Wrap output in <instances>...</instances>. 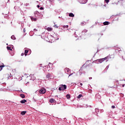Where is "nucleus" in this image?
I'll list each match as a JSON object with an SVG mask.
<instances>
[{"mask_svg": "<svg viewBox=\"0 0 125 125\" xmlns=\"http://www.w3.org/2000/svg\"><path fill=\"white\" fill-rule=\"evenodd\" d=\"M67 88V86L65 84H61L59 86V90H60V91H63L64 90H65V89H66Z\"/></svg>", "mask_w": 125, "mask_h": 125, "instance_id": "obj_1", "label": "nucleus"}, {"mask_svg": "<svg viewBox=\"0 0 125 125\" xmlns=\"http://www.w3.org/2000/svg\"><path fill=\"white\" fill-rule=\"evenodd\" d=\"M39 93L40 94H44L46 92V89L44 88H42L36 92V93Z\"/></svg>", "mask_w": 125, "mask_h": 125, "instance_id": "obj_2", "label": "nucleus"}, {"mask_svg": "<svg viewBox=\"0 0 125 125\" xmlns=\"http://www.w3.org/2000/svg\"><path fill=\"white\" fill-rule=\"evenodd\" d=\"M34 16L36 18H40V16H41V13L39 12L38 11H36L34 12Z\"/></svg>", "mask_w": 125, "mask_h": 125, "instance_id": "obj_3", "label": "nucleus"}, {"mask_svg": "<svg viewBox=\"0 0 125 125\" xmlns=\"http://www.w3.org/2000/svg\"><path fill=\"white\" fill-rule=\"evenodd\" d=\"M79 2L80 3H82V4H84L87 2V0H78Z\"/></svg>", "mask_w": 125, "mask_h": 125, "instance_id": "obj_4", "label": "nucleus"}, {"mask_svg": "<svg viewBox=\"0 0 125 125\" xmlns=\"http://www.w3.org/2000/svg\"><path fill=\"white\" fill-rule=\"evenodd\" d=\"M107 58H108V57H106L105 58H104L98 59L99 63H102V62H103V61H105V60H106Z\"/></svg>", "mask_w": 125, "mask_h": 125, "instance_id": "obj_5", "label": "nucleus"}, {"mask_svg": "<svg viewBox=\"0 0 125 125\" xmlns=\"http://www.w3.org/2000/svg\"><path fill=\"white\" fill-rule=\"evenodd\" d=\"M29 77H30V78H31L30 80L31 81H35V80H36V77H35L34 74H30L29 75Z\"/></svg>", "mask_w": 125, "mask_h": 125, "instance_id": "obj_6", "label": "nucleus"}, {"mask_svg": "<svg viewBox=\"0 0 125 125\" xmlns=\"http://www.w3.org/2000/svg\"><path fill=\"white\" fill-rule=\"evenodd\" d=\"M95 112H92V114H94L95 115H97V114H98V113H99V109L98 108H95Z\"/></svg>", "mask_w": 125, "mask_h": 125, "instance_id": "obj_7", "label": "nucleus"}, {"mask_svg": "<svg viewBox=\"0 0 125 125\" xmlns=\"http://www.w3.org/2000/svg\"><path fill=\"white\" fill-rule=\"evenodd\" d=\"M30 17V19L32 21H37V20H38V18H34L32 16Z\"/></svg>", "mask_w": 125, "mask_h": 125, "instance_id": "obj_8", "label": "nucleus"}, {"mask_svg": "<svg viewBox=\"0 0 125 125\" xmlns=\"http://www.w3.org/2000/svg\"><path fill=\"white\" fill-rule=\"evenodd\" d=\"M87 32V30L86 29H84L82 32V35H85V33H86Z\"/></svg>", "mask_w": 125, "mask_h": 125, "instance_id": "obj_9", "label": "nucleus"}, {"mask_svg": "<svg viewBox=\"0 0 125 125\" xmlns=\"http://www.w3.org/2000/svg\"><path fill=\"white\" fill-rule=\"evenodd\" d=\"M65 73H69L70 72V69L68 68H65Z\"/></svg>", "mask_w": 125, "mask_h": 125, "instance_id": "obj_10", "label": "nucleus"}, {"mask_svg": "<svg viewBox=\"0 0 125 125\" xmlns=\"http://www.w3.org/2000/svg\"><path fill=\"white\" fill-rule=\"evenodd\" d=\"M69 17H75V15H74V14H73V13H70L69 14Z\"/></svg>", "mask_w": 125, "mask_h": 125, "instance_id": "obj_11", "label": "nucleus"}, {"mask_svg": "<svg viewBox=\"0 0 125 125\" xmlns=\"http://www.w3.org/2000/svg\"><path fill=\"white\" fill-rule=\"evenodd\" d=\"M55 102V100L54 99H50L49 100V102L50 103H53V102Z\"/></svg>", "mask_w": 125, "mask_h": 125, "instance_id": "obj_12", "label": "nucleus"}, {"mask_svg": "<svg viewBox=\"0 0 125 125\" xmlns=\"http://www.w3.org/2000/svg\"><path fill=\"white\" fill-rule=\"evenodd\" d=\"M103 24L104 25V26H106V25H109V24H110V22H109L108 21H105L104 22Z\"/></svg>", "mask_w": 125, "mask_h": 125, "instance_id": "obj_13", "label": "nucleus"}, {"mask_svg": "<svg viewBox=\"0 0 125 125\" xmlns=\"http://www.w3.org/2000/svg\"><path fill=\"white\" fill-rule=\"evenodd\" d=\"M28 52H29V51L28 50H24V55H25V56H27V54H28Z\"/></svg>", "mask_w": 125, "mask_h": 125, "instance_id": "obj_14", "label": "nucleus"}, {"mask_svg": "<svg viewBox=\"0 0 125 125\" xmlns=\"http://www.w3.org/2000/svg\"><path fill=\"white\" fill-rule=\"evenodd\" d=\"M4 67H5V65L4 64H3V63H2V65H0V72L2 70V68H3Z\"/></svg>", "mask_w": 125, "mask_h": 125, "instance_id": "obj_15", "label": "nucleus"}, {"mask_svg": "<svg viewBox=\"0 0 125 125\" xmlns=\"http://www.w3.org/2000/svg\"><path fill=\"white\" fill-rule=\"evenodd\" d=\"M93 62L94 63H96V64H99L100 63L98 59L95 61H94Z\"/></svg>", "mask_w": 125, "mask_h": 125, "instance_id": "obj_16", "label": "nucleus"}, {"mask_svg": "<svg viewBox=\"0 0 125 125\" xmlns=\"http://www.w3.org/2000/svg\"><path fill=\"white\" fill-rule=\"evenodd\" d=\"M27 102V101L26 100H22L21 101V103L24 104L26 103Z\"/></svg>", "mask_w": 125, "mask_h": 125, "instance_id": "obj_17", "label": "nucleus"}, {"mask_svg": "<svg viewBox=\"0 0 125 125\" xmlns=\"http://www.w3.org/2000/svg\"><path fill=\"white\" fill-rule=\"evenodd\" d=\"M56 36H57V34L54 33L53 36L51 35V37H53V38H54L55 39H56Z\"/></svg>", "mask_w": 125, "mask_h": 125, "instance_id": "obj_18", "label": "nucleus"}, {"mask_svg": "<svg viewBox=\"0 0 125 125\" xmlns=\"http://www.w3.org/2000/svg\"><path fill=\"white\" fill-rule=\"evenodd\" d=\"M46 30L47 31H48V32H50V31H52V28H51L50 27H47Z\"/></svg>", "mask_w": 125, "mask_h": 125, "instance_id": "obj_19", "label": "nucleus"}, {"mask_svg": "<svg viewBox=\"0 0 125 125\" xmlns=\"http://www.w3.org/2000/svg\"><path fill=\"white\" fill-rule=\"evenodd\" d=\"M11 39L12 40H13L14 41H15V40H16V38H15V36H14V35H12L11 37Z\"/></svg>", "mask_w": 125, "mask_h": 125, "instance_id": "obj_20", "label": "nucleus"}, {"mask_svg": "<svg viewBox=\"0 0 125 125\" xmlns=\"http://www.w3.org/2000/svg\"><path fill=\"white\" fill-rule=\"evenodd\" d=\"M51 75H50V74H48L46 75L47 79H49V78H51Z\"/></svg>", "mask_w": 125, "mask_h": 125, "instance_id": "obj_21", "label": "nucleus"}, {"mask_svg": "<svg viewBox=\"0 0 125 125\" xmlns=\"http://www.w3.org/2000/svg\"><path fill=\"white\" fill-rule=\"evenodd\" d=\"M26 113H27L26 111H21V115H24L26 114Z\"/></svg>", "mask_w": 125, "mask_h": 125, "instance_id": "obj_22", "label": "nucleus"}, {"mask_svg": "<svg viewBox=\"0 0 125 125\" xmlns=\"http://www.w3.org/2000/svg\"><path fill=\"white\" fill-rule=\"evenodd\" d=\"M20 96L21 97V98H25V95H24V94H21Z\"/></svg>", "mask_w": 125, "mask_h": 125, "instance_id": "obj_23", "label": "nucleus"}, {"mask_svg": "<svg viewBox=\"0 0 125 125\" xmlns=\"http://www.w3.org/2000/svg\"><path fill=\"white\" fill-rule=\"evenodd\" d=\"M7 49L8 50H11V51H12V49H11V47L7 46Z\"/></svg>", "mask_w": 125, "mask_h": 125, "instance_id": "obj_24", "label": "nucleus"}, {"mask_svg": "<svg viewBox=\"0 0 125 125\" xmlns=\"http://www.w3.org/2000/svg\"><path fill=\"white\" fill-rule=\"evenodd\" d=\"M66 97L67 99H70V98L71 97H70V95L67 94L66 96Z\"/></svg>", "mask_w": 125, "mask_h": 125, "instance_id": "obj_25", "label": "nucleus"}, {"mask_svg": "<svg viewBox=\"0 0 125 125\" xmlns=\"http://www.w3.org/2000/svg\"><path fill=\"white\" fill-rule=\"evenodd\" d=\"M81 97H83V95L82 94H79V96L77 97V98L78 99H80V98H81Z\"/></svg>", "mask_w": 125, "mask_h": 125, "instance_id": "obj_26", "label": "nucleus"}, {"mask_svg": "<svg viewBox=\"0 0 125 125\" xmlns=\"http://www.w3.org/2000/svg\"><path fill=\"white\" fill-rule=\"evenodd\" d=\"M63 28H69V25H63L62 26Z\"/></svg>", "mask_w": 125, "mask_h": 125, "instance_id": "obj_27", "label": "nucleus"}, {"mask_svg": "<svg viewBox=\"0 0 125 125\" xmlns=\"http://www.w3.org/2000/svg\"><path fill=\"white\" fill-rule=\"evenodd\" d=\"M110 0H104V2H106V3H108L109 2Z\"/></svg>", "mask_w": 125, "mask_h": 125, "instance_id": "obj_28", "label": "nucleus"}, {"mask_svg": "<svg viewBox=\"0 0 125 125\" xmlns=\"http://www.w3.org/2000/svg\"><path fill=\"white\" fill-rule=\"evenodd\" d=\"M82 25L83 26V25H85V22L84 21H83L81 23Z\"/></svg>", "mask_w": 125, "mask_h": 125, "instance_id": "obj_29", "label": "nucleus"}, {"mask_svg": "<svg viewBox=\"0 0 125 125\" xmlns=\"http://www.w3.org/2000/svg\"><path fill=\"white\" fill-rule=\"evenodd\" d=\"M10 54H11V56H13L14 55V52H12V53H10Z\"/></svg>", "mask_w": 125, "mask_h": 125, "instance_id": "obj_30", "label": "nucleus"}, {"mask_svg": "<svg viewBox=\"0 0 125 125\" xmlns=\"http://www.w3.org/2000/svg\"><path fill=\"white\" fill-rule=\"evenodd\" d=\"M108 69H109V65H108L105 68L106 70H108Z\"/></svg>", "mask_w": 125, "mask_h": 125, "instance_id": "obj_31", "label": "nucleus"}, {"mask_svg": "<svg viewBox=\"0 0 125 125\" xmlns=\"http://www.w3.org/2000/svg\"><path fill=\"white\" fill-rule=\"evenodd\" d=\"M74 35L75 38H77L78 37V35H76V32L74 33Z\"/></svg>", "mask_w": 125, "mask_h": 125, "instance_id": "obj_32", "label": "nucleus"}, {"mask_svg": "<svg viewBox=\"0 0 125 125\" xmlns=\"http://www.w3.org/2000/svg\"><path fill=\"white\" fill-rule=\"evenodd\" d=\"M73 74H74V73H71L70 74H69L68 76V78H69V77H71V76H72V75H73Z\"/></svg>", "mask_w": 125, "mask_h": 125, "instance_id": "obj_33", "label": "nucleus"}, {"mask_svg": "<svg viewBox=\"0 0 125 125\" xmlns=\"http://www.w3.org/2000/svg\"><path fill=\"white\" fill-rule=\"evenodd\" d=\"M11 77H12V75H11V74H10V76L8 77V79H10Z\"/></svg>", "mask_w": 125, "mask_h": 125, "instance_id": "obj_34", "label": "nucleus"}, {"mask_svg": "<svg viewBox=\"0 0 125 125\" xmlns=\"http://www.w3.org/2000/svg\"><path fill=\"white\" fill-rule=\"evenodd\" d=\"M78 84H80V85L82 86H83V83H78Z\"/></svg>", "mask_w": 125, "mask_h": 125, "instance_id": "obj_35", "label": "nucleus"}, {"mask_svg": "<svg viewBox=\"0 0 125 125\" xmlns=\"http://www.w3.org/2000/svg\"><path fill=\"white\" fill-rule=\"evenodd\" d=\"M103 112H104V110L103 109H101V110H100V112H101V113H103Z\"/></svg>", "mask_w": 125, "mask_h": 125, "instance_id": "obj_36", "label": "nucleus"}, {"mask_svg": "<svg viewBox=\"0 0 125 125\" xmlns=\"http://www.w3.org/2000/svg\"><path fill=\"white\" fill-rule=\"evenodd\" d=\"M111 108H112V109H114V108H115V105H112L111 106Z\"/></svg>", "mask_w": 125, "mask_h": 125, "instance_id": "obj_37", "label": "nucleus"}, {"mask_svg": "<svg viewBox=\"0 0 125 125\" xmlns=\"http://www.w3.org/2000/svg\"><path fill=\"white\" fill-rule=\"evenodd\" d=\"M117 50H118V51H121V48H118V49H117Z\"/></svg>", "mask_w": 125, "mask_h": 125, "instance_id": "obj_38", "label": "nucleus"}, {"mask_svg": "<svg viewBox=\"0 0 125 125\" xmlns=\"http://www.w3.org/2000/svg\"><path fill=\"white\" fill-rule=\"evenodd\" d=\"M40 9H41V10H42L43 9V7H41L40 8Z\"/></svg>", "mask_w": 125, "mask_h": 125, "instance_id": "obj_39", "label": "nucleus"}, {"mask_svg": "<svg viewBox=\"0 0 125 125\" xmlns=\"http://www.w3.org/2000/svg\"><path fill=\"white\" fill-rule=\"evenodd\" d=\"M21 56H24V53H22L21 54Z\"/></svg>", "mask_w": 125, "mask_h": 125, "instance_id": "obj_40", "label": "nucleus"}, {"mask_svg": "<svg viewBox=\"0 0 125 125\" xmlns=\"http://www.w3.org/2000/svg\"><path fill=\"white\" fill-rule=\"evenodd\" d=\"M121 96H122V97H124V94H121Z\"/></svg>", "mask_w": 125, "mask_h": 125, "instance_id": "obj_41", "label": "nucleus"}, {"mask_svg": "<svg viewBox=\"0 0 125 125\" xmlns=\"http://www.w3.org/2000/svg\"><path fill=\"white\" fill-rule=\"evenodd\" d=\"M25 32H26V30L25 29V28L23 29V33H25Z\"/></svg>", "mask_w": 125, "mask_h": 125, "instance_id": "obj_42", "label": "nucleus"}, {"mask_svg": "<svg viewBox=\"0 0 125 125\" xmlns=\"http://www.w3.org/2000/svg\"><path fill=\"white\" fill-rule=\"evenodd\" d=\"M92 77H89V80H92Z\"/></svg>", "mask_w": 125, "mask_h": 125, "instance_id": "obj_43", "label": "nucleus"}, {"mask_svg": "<svg viewBox=\"0 0 125 125\" xmlns=\"http://www.w3.org/2000/svg\"><path fill=\"white\" fill-rule=\"evenodd\" d=\"M125 84H123L122 85V87H125Z\"/></svg>", "mask_w": 125, "mask_h": 125, "instance_id": "obj_44", "label": "nucleus"}, {"mask_svg": "<svg viewBox=\"0 0 125 125\" xmlns=\"http://www.w3.org/2000/svg\"><path fill=\"white\" fill-rule=\"evenodd\" d=\"M33 99H34L35 102H36L37 101V100H35V99H34V98H33Z\"/></svg>", "mask_w": 125, "mask_h": 125, "instance_id": "obj_45", "label": "nucleus"}, {"mask_svg": "<svg viewBox=\"0 0 125 125\" xmlns=\"http://www.w3.org/2000/svg\"><path fill=\"white\" fill-rule=\"evenodd\" d=\"M37 7H38V8H39L40 5H37Z\"/></svg>", "mask_w": 125, "mask_h": 125, "instance_id": "obj_46", "label": "nucleus"}, {"mask_svg": "<svg viewBox=\"0 0 125 125\" xmlns=\"http://www.w3.org/2000/svg\"><path fill=\"white\" fill-rule=\"evenodd\" d=\"M81 70H82V68H81V69L79 70V72H81Z\"/></svg>", "mask_w": 125, "mask_h": 125, "instance_id": "obj_47", "label": "nucleus"}, {"mask_svg": "<svg viewBox=\"0 0 125 125\" xmlns=\"http://www.w3.org/2000/svg\"><path fill=\"white\" fill-rule=\"evenodd\" d=\"M35 30H36V31H38V30H36V29H34V30L35 31Z\"/></svg>", "mask_w": 125, "mask_h": 125, "instance_id": "obj_48", "label": "nucleus"}, {"mask_svg": "<svg viewBox=\"0 0 125 125\" xmlns=\"http://www.w3.org/2000/svg\"><path fill=\"white\" fill-rule=\"evenodd\" d=\"M27 83H30V82H28Z\"/></svg>", "mask_w": 125, "mask_h": 125, "instance_id": "obj_49", "label": "nucleus"}, {"mask_svg": "<svg viewBox=\"0 0 125 125\" xmlns=\"http://www.w3.org/2000/svg\"><path fill=\"white\" fill-rule=\"evenodd\" d=\"M106 4H104V6L106 7Z\"/></svg>", "mask_w": 125, "mask_h": 125, "instance_id": "obj_50", "label": "nucleus"}, {"mask_svg": "<svg viewBox=\"0 0 125 125\" xmlns=\"http://www.w3.org/2000/svg\"><path fill=\"white\" fill-rule=\"evenodd\" d=\"M98 51H99V50H98V51H97V52H96V53H97V52H98Z\"/></svg>", "mask_w": 125, "mask_h": 125, "instance_id": "obj_51", "label": "nucleus"}, {"mask_svg": "<svg viewBox=\"0 0 125 125\" xmlns=\"http://www.w3.org/2000/svg\"><path fill=\"white\" fill-rule=\"evenodd\" d=\"M49 64H50V65H51V63L49 62Z\"/></svg>", "mask_w": 125, "mask_h": 125, "instance_id": "obj_52", "label": "nucleus"}, {"mask_svg": "<svg viewBox=\"0 0 125 125\" xmlns=\"http://www.w3.org/2000/svg\"><path fill=\"white\" fill-rule=\"evenodd\" d=\"M80 75H82V73H81V72H80Z\"/></svg>", "mask_w": 125, "mask_h": 125, "instance_id": "obj_53", "label": "nucleus"}, {"mask_svg": "<svg viewBox=\"0 0 125 125\" xmlns=\"http://www.w3.org/2000/svg\"><path fill=\"white\" fill-rule=\"evenodd\" d=\"M56 40H59V38L57 39Z\"/></svg>", "mask_w": 125, "mask_h": 125, "instance_id": "obj_54", "label": "nucleus"}, {"mask_svg": "<svg viewBox=\"0 0 125 125\" xmlns=\"http://www.w3.org/2000/svg\"><path fill=\"white\" fill-rule=\"evenodd\" d=\"M83 66H84V64H83L82 67H83Z\"/></svg>", "mask_w": 125, "mask_h": 125, "instance_id": "obj_55", "label": "nucleus"}, {"mask_svg": "<svg viewBox=\"0 0 125 125\" xmlns=\"http://www.w3.org/2000/svg\"><path fill=\"white\" fill-rule=\"evenodd\" d=\"M13 71H15V69L13 70Z\"/></svg>", "mask_w": 125, "mask_h": 125, "instance_id": "obj_56", "label": "nucleus"}, {"mask_svg": "<svg viewBox=\"0 0 125 125\" xmlns=\"http://www.w3.org/2000/svg\"><path fill=\"white\" fill-rule=\"evenodd\" d=\"M107 61H108V60H106V62H107Z\"/></svg>", "mask_w": 125, "mask_h": 125, "instance_id": "obj_57", "label": "nucleus"}, {"mask_svg": "<svg viewBox=\"0 0 125 125\" xmlns=\"http://www.w3.org/2000/svg\"><path fill=\"white\" fill-rule=\"evenodd\" d=\"M48 67H49V65H48Z\"/></svg>", "mask_w": 125, "mask_h": 125, "instance_id": "obj_58", "label": "nucleus"}, {"mask_svg": "<svg viewBox=\"0 0 125 125\" xmlns=\"http://www.w3.org/2000/svg\"><path fill=\"white\" fill-rule=\"evenodd\" d=\"M14 8H15V7H14Z\"/></svg>", "mask_w": 125, "mask_h": 125, "instance_id": "obj_59", "label": "nucleus"}, {"mask_svg": "<svg viewBox=\"0 0 125 125\" xmlns=\"http://www.w3.org/2000/svg\"><path fill=\"white\" fill-rule=\"evenodd\" d=\"M124 81H125V80Z\"/></svg>", "mask_w": 125, "mask_h": 125, "instance_id": "obj_60", "label": "nucleus"}]
</instances>
